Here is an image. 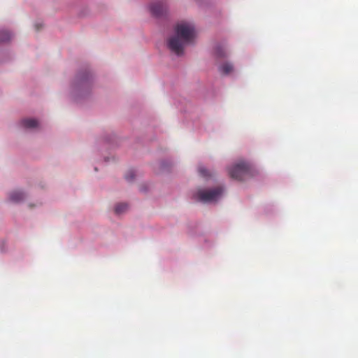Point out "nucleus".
Returning a JSON list of instances; mask_svg holds the SVG:
<instances>
[{
	"label": "nucleus",
	"mask_w": 358,
	"mask_h": 358,
	"mask_svg": "<svg viewBox=\"0 0 358 358\" xmlns=\"http://www.w3.org/2000/svg\"><path fill=\"white\" fill-rule=\"evenodd\" d=\"M175 32L176 35L168 40V47L177 55H181L185 45L193 42L195 29L192 24L182 22L176 24Z\"/></svg>",
	"instance_id": "obj_1"
},
{
	"label": "nucleus",
	"mask_w": 358,
	"mask_h": 358,
	"mask_svg": "<svg viewBox=\"0 0 358 358\" xmlns=\"http://www.w3.org/2000/svg\"><path fill=\"white\" fill-rule=\"evenodd\" d=\"M229 174L231 178L243 180L251 176L250 165L244 161H241L228 169Z\"/></svg>",
	"instance_id": "obj_2"
},
{
	"label": "nucleus",
	"mask_w": 358,
	"mask_h": 358,
	"mask_svg": "<svg viewBox=\"0 0 358 358\" xmlns=\"http://www.w3.org/2000/svg\"><path fill=\"white\" fill-rule=\"evenodd\" d=\"M223 192V189L220 187H215L211 189H199L195 194V197L202 202L216 201Z\"/></svg>",
	"instance_id": "obj_3"
},
{
	"label": "nucleus",
	"mask_w": 358,
	"mask_h": 358,
	"mask_svg": "<svg viewBox=\"0 0 358 358\" xmlns=\"http://www.w3.org/2000/svg\"><path fill=\"white\" fill-rule=\"evenodd\" d=\"M165 10L164 4L161 2L152 3L150 6V11L152 14L156 17L162 15Z\"/></svg>",
	"instance_id": "obj_4"
},
{
	"label": "nucleus",
	"mask_w": 358,
	"mask_h": 358,
	"mask_svg": "<svg viewBox=\"0 0 358 358\" xmlns=\"http://www.w3.org/2000/svg\"><path fill=\"white\" fill-rule=\"evenodd\" d=\"M219 71L223 75H228L234 71V66L230 62H224L219 66Z\"/></svg>",
	"instance_id": "obj_5"
},
{
	"label": "nucleus",
	"mask_w": 358,
	"mask_h": 358,
	"mask_svg": "<svg viewBox=\"0 0 358 358\" xmlns=\"http://www.w3.org/2000/svg\"><path fill=\"white\" fill-rule=\"evenodd\" d=\"M22 126L25 128H35L38 126V122L35 119L27 118L24 119L21 122Z\"/></svg>",
	"instance_id": "obj_6"
},
{
	"label": "nucleus",
	"mask_w": 358,
	"mask_h": 358,
	"mask_svg": "<svg viewBox=\"0 0 358 358\" xmlns=\"http://www.w3.org/2000/svg\"><path fill=\"white\" fill-rule=\"evenodd\" d=\"M215 54L217 57H225L227 56L226 49L222 44H217L215 47Z\"/></svg>",
	"instance_id": "obj_7"
},
{
	"label": "nucleus",
	"mask_w": 358,
	"mask_h": 358,
	"mask_svg": "<svg viewBox=\"0 0 358 358\" xmlns=\"http://www.w3.org/2000/svg\"><path fill=\"white\" fill-rule=\"evenodd\" d=\"M24 197V193L19 191L13 192L10 195V199L14 202L22 201Z\"/></svg>",
	"instance_id": "obj_8"
},
{
	"label": "nucleus",
	"mask_w": 358,
	"mask_h": 358,
	"mask_svg": "<svg viewBox=\"0 0 358 358\" xmlns=\"http://www.w3.org/2000/svg\"><path fill=\"white\" fill-rule=\"evenodd\" d=\"M198 171L201 177L206 179H208L212 177L213 173L205 167L202 166H199L198 168Z\"/></svg>",
	"instance_id": "obj_9"
},
{
	"label": "nucleus",
	"mask_w": 358,
	"mask_h": 358,
	"mask_svg": "<svg viewBox=\"0 0 358 358\" xmlns=\"http://www.w3.org/2000/svg\"><path fill=\"white\" fill-rule=\"evenodd\" d=\"M128 208V205L124 203H118L115 208V213L120 214L125 212Z\"/></svg>",
	"instance_id": "obj_10"
},
{
	"label": "nucleus",
	"mask_w": 358,
	"mask_h": 358,
	"mask_svg": "<svg viewBox=\"0 0 358 358\" xmlns=\"http://www.w3.org/2000/svg\"><path fill=\"white\" fill-rule=\"evenodd\" d=\"M11 38V34L8 31L3 30L0 32V42L9 41Z\"/></svg>",
	"instance_id": "obj_11"
},
{
	"label": "nucleus",
	"mask_w": 358,
	"mask_h": 358,
	"mask_svg": "<svg viewBox=\"0 0 358 358\" xmlns=\"http://www.w3.org/2000/svg\"><path fill=\"white\" fill-rule=\"evenodd\" d=\"M135 177L134 171L133 170H130L128 171V173L125 175V178L128 181H131Z\"/></svg>",
	"instance_id": "obj_12"
},
{
	"label": "nucleus",
	"mask_w": 358,
	"mask_h": 358,
	"mask_svg": "<svg viewBox=\"0 0 358 358\" xmlns=\"http://www.w3.org/2000/svg\"><path fill=\"white\" fill-rule=\"evenodd\" d=\"M35 27H36V29L37 31H38V30H39V29H40V26H39V24H35Z\"/></svg>",
	"instance_id": "obj_13"
}]
</instances>
